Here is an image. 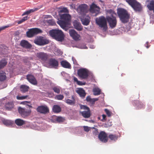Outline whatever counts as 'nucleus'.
<instances>
[{"instance_id":"obj_1","label":"nucleus","mask_w":154,"mask_h":154,"mask_svg":"<svg viewBox=\"0 0 154 154\" xmlns=\"http://www.w3.org/2000/svg\"><path fill=\"white\" fill-rule=\"evenodd\" d=\"M60 17V20H58L57 23L62 28L67 31L69 28L68 25L71 20V16L69 14L64 13Z\"/></svg>"},{"instance_id":"obj_2","label":"nucleus","mask_w":154,"mask_h":154,"mask_svg":"<svg viewBox=\"0 0 154 154\" xmlns=\"http://www.w3.org/2000/svg\"><path fill=\"white\" fill-rule=\"evenodd\" d=\"M107 13L110 15L106 17V19L111 28L115 27L117 25V21L116 16V14L113 10L109 9L107 11Z\"/></svg>"},{"instance_id":"obj_3","label":"nucleus","mask_w":154,"mask_h":154,"mask_svg":"<svg viewBox=\"0 0 154 154\" xmlns=\"http://www.w3.org/2000/svg\"><path fill=\"white\" fill-rule=\"evenodd\" d=\"M117 13L122 23H125L128 22L129 18V15L126 10L122 8H118Z\"/></svg>"},{"instance_id":"obj_4","label":"nucleus","mask_w":154,"mask_h":154,"mask_svg":"<svg viewBox=\"0 0 154 154\" xmlns=\"http://www.w3.org/2000/svg\"><path fill=\"white\" fill-rule=\"evenodd\" d=\"M50 35L58 41L62 42L64 39V35L61 30L53 29L49 31Z\"/></svg>"},{"instance_id":"obj_5","label":"nucleus","mask_w":154,"mask_h":154,"mask_svg":"<svg viewBox=\"0 0 154 154\" xmlns=\"http://www.w3.org/2000/svg\"><path fill=\"white\" fill-rule=\"evenodd\" d=\"M106 20V18L103 16L97 18L95 20L96 24L105 31L107 29Z\"/></svg>"},{"instance_id":"obj_6","label":"nucleus","mask_w":154,"mask_h":154,"mask_svg":"<svg viewBox=\"0 0 154 154\" xmlns=\"http://www.w3.org/2000/svg\"><path fill=\"white\" fill-rule=\"evenodd\" d=\"M42 32L41 29L36 28L28 29L26 32V36L29 38L33 37L34 35Z\"/></svg>"},{"instance_id":"obj_7","label":"nucleus","mask_w":154,"mask_h":154,"mask_svg":"<svg viewBox=\"0 0 154 154\" xmlns=\"http://www.w3.org/2000/svg\"><path fill=\"white\" fill-rule=\"evenodd\" d=\"M77 74L81 79H86L88 76V71L85 68L80 69L78 70Z\"/></svg>"},{"instance_id":"obj_8","label":"nucleus","mask_w":154,"mask_h":154,"mask_svg":"<svg viewBox=\"0 0 154 154\" xmlns=\"http://www.w3.org/2000/svg\"><path fill=\"white\" fill-rule=\"evenodd\" d=\"M80 109L85 110L82 112H80L82 116L85 118H89L91 116V112L90 108L87 106L80 104Z\"/></svg>"},{"instance_id":"obj_9","label":"nucleus","mask_w":154,"mask_h":154,"mask_svg":"<svg viewBox=\"0 0 154 154\" xmlns=\"http://www.w3.org/2000/svg\"><path fill=\"white\" fill-rule=\"evenodd\" d=\"M18 111L21 116L24 118L29 116L31 112V110L30 109H27L25 108H22L21 107H18Z\"/></svg>"},{"instance_id":"obj_10","label":"nucleus","mask_w":154,"mask_h":154,"mask_svg":"<svg viewBox=\"0 0 154 154\" xmlns=\"http://www.w3.org/2000/svg\"><path fill=\"white\" fill-rule=\"evenodd\" d=\"M34 42L38 45H43L48 44L49 43V41L43 37H40L35 39L34 41Z\"/></svg>"},{"instance_id":"obj_11","label":"nucleus","mask_w":154,"mask_h":154,"mask_svg":"<svg viewBox=\"0 0 154 154\" xmlns=\"http://www.w3.org/2000/svg\"><path fill=\"white\" fill-rule=\"evenodd\" d=\"M36 55L39 60L43 62L47 60L48 56L46 53L41 52L37 53Z\"/></svg>"},{"instance_id":"obj_12","label":"nucleus","mask_w":154,"mask_h":154,"mask_svg":"<svg viewBox=\"0 0 154 154\" xmlns=\"http://www.w3.org/2000/svg\"><path fill=\"white\" fill-rule=\"evenodd\" d=\"M100 8L99 7L97 6L95 4L93 3L90 6V11L91 13H95L97 14L99 13Z\"/></svg>"},{"instance_id":"obj_13","label":"nucleus","mask_w":154,"mask_h":154,"mask_svg":"<svg viewBox=\"0 0 154 154\" xmlns=\"http://www.w3.org/2000/svg\"><path fill=\"white\" fill-rule=\"evenodd\" d=\"M36 110L38 112L43 114H45L49 112V109L46 106H39L37 108Z\"/></svg>"},{"instance_id":"obj_14","label":"nucleus","mask_w":154,"mask_h":154,"mask_svg":"<svg viewBox=\"0 0 154 154\" xmlns=\"http://www.w3.org/2000/svg\"><path fill=\"white\" fill-rule=\"evenodd\" d=\"M69 33L70 35L75 40L78 41L80 40V35L74 30H69Z\"/></svg>"},{"instance_id":"obj_15","label":"nucleus","mask_w":154,"mask_h":154,"mask_svg":"<svg viewBox=\"0 0 154 154\" xmlns=\"http://www.w3.org/2000/svg\"><path fill=\"white\" fill-rule=\"evenodd\" d=\"M98 138L100 141L104 143H106L108 141L107 134L103 131L100 132L98 135Z\"/></svg>"},{"instance_id":"obj_16","label":"nucleus","mask_w":154,"mask_h":154,"mask_svg":"<svg viewBox=\"0 0 154 154\" xmlns=\"http://www.w3.org/2000/svg\"><path fill=\"white\" fill-rule=\"evenodd\" d=\"M88 8V5L86 4H83L79 6L78 8V10L80 14H85L87 12Z\"/></svg>"},{"instance_id":"obj_17","label":"nucleus","mask_w":154,"mask_h":154,"mask_svg":"<svg viewBox=\"0 0 154 154\" xmlns=\"http://www.w3.org/2000/svg\"><path fill=\"white\" fill-rule=\"evenodd\" d=\"M48 64L50 66L55 69L57 68L59 65L57 60L53 58H51L49 59Z\"/></svg>"},{"instance_id":"obj_18","label":"nucleus","mask_w":154,"mask_h":154,"mask_svg":"<svg viewBox=\"0 0 154 154\" xmlns=\"http://www.w3.org/2000/svg\"><path fill=\"white\" fill-rule=\"evenodd\" d=\"M65 120L64 117L61 116H53L51 119L52 122H58L60 123L63 122Z\"/></svg>"},{"instance_id":"obj_19","label":"nucleus","mask_w":154,"mask_h":154,"mask_svg":"<svg viewBox=\"0 0 154 154\" xmlns=\"http://www.w3.org/2000/svg\"><path fill=\"white\" fill-rule=\"evenodd\" d=\"M20 45L26 49H29L32 47V45L28 41L25 40H22L20 43Z\"/></svg>"},{"instance_id":"obj_20","label":"nucleus","mask_w":154,"mask_h":154,"mask_svg":"<svg viewBox=\"0 0 154 154\" xmlns=\"http://www.w3.org/2000/svg\"><path fill=\"white\" fill-rule=\"evenodd\" d=\"M76 91L82 98L83 99L85 97L86 93L83 88H78L77 89Z\"/></svg>"},{"instance_id":"obj_21","label":"nucleus","mask_w":154,"mask_h":154,"mask_svg":"<svg viewBox=\"0 0 154 154\" xmlns=\"http://www.w3.org/2000/svg\"><path fill=\"white\" fill-rule=\"evenodd\" d=\"M81 21L83 25L87 26L90 22V17L88 16H85L81 18Z\"/></svg>"},{"instance_id":"obj_22","label":"nucleus","mask_w":154,"mask_h":154,"mask_svg":"<svg viewBox=\"0 0 154 154\" xmlns=\"http://www.w3.org/2000/svg\"><path fill=\"white\" fill-rule=\"evenodd\" d=\"M27 79L28 80L31 84L36 85L37 84V82L35 77L32 75H27Z\"/></svg>"},{"instance_id":"obj_23","label":"nucleus","mask_w":154,"mask_h":154,"mask_svg":"<svg viewBox=\"0 0 154 154\" xmlns=\"http://www.w3.org/2000/svg\"><path fill=\"white\" fill-rule=\"evenodd\" d=\"M73 25L75 28L78 31H81L82 29V27L81 24L77 20L74 21Z\"/></svg>"},{"instance_id":"obj_24","label":"nucleus","mask_w":154,"mask_h":154,"mask_svg":"<svg viewBox=\"0 0 154 154\" xmlns=\"http://www.w3.org/2000/svg\"><path fill=\"white\" fill-rule=\"evenodd\" d=\"M60 64L62 66L65 68L71 69V67L70 63L66 60L61 61Z\"/></svg>"},{"instance_id":"obj_25","label":"nucleus","mask_w":154,"mask_h":154,"mask_svg":"<svg viewBox=\"0 0 154 154\" xmlns=\"http://www.w3.org/2000/svg\"><path fill=\"white\" fill-rule=\"evenodd\" d=\"M132 8L136 11H140L142 9L141 4L137 1Z\"/></svg>"},{"instance_id":"obj_26","label":"nucleus","mask_w":154,"mask_h":154,"mask_svg":"<svg viewBox=\"0 0 154 154\" xmlns=\"http://www.w3.org/2000/svg\"><path fill=\"white\" fill-rule=\"evenodd\" d=\"M15 123L17 125L21 126L25 124V122L22 119H18L15 120Z\"/></svg>"},{"instance_id":"obj_27","label":"nucleus","mask_w":154,"mask_h":154,"mask_svg":"<svg viewBox=\"0 0 154 154\" xmlns=\"http://www.w3.org/2000/svg\"><path fill=\"white\" fill-rule=\"evenodd\" d=\"M52 110L54 112L58 113L61 112V108L59 106L55 105L53 106Z\"/></svg>"},{"instance_id":"obj_28","label":"nucleus","mask_w":154,"mask_h":154,"mask_svg":"<svg viewBox=\"0 0 154 154\" xmlns=\"http://www.w3.org/2000/svg\"><path fill=\"white\" fill-rule=\"evenodd\" d=\"M147 7L150 11H153L154 13V0L150 1Z\"/></svg>"},{"instance_id":"obj_29","label":"nucleus","mask_w":154,"mask_h":154,"mask_svg":"<svg viewBox=\"0 0 154 154\" xmlns=\"http://www.w3.org/2000/svg\"><path fill=\"white\" fill-rule=\"evenodd\" d=\"M14 106V103L12 102H8L5 105V107L7 109L9 110L12 109Z\"/></svg>"},{"instance_id":"obj_30","label":"nucleus","mask_w":154,"mask_h":154,"mask_svg":"<svg viewBox=\"0 0 154 154\" xmlns=\"http://www.w3.org/2000/svg\"><path fill=\"white\" fill-rule=\"evenodd\" d=\"M38 9L37 8H34L32 9H31L27 11H26L23 13L22 14V16H23L26 15H28L30 14V13L34 12L35 11H37Z\"/></svg>"},{"instance_id":"obj_31","label":"nucleus","mask_w":154,"mask_h":154,"mask_svg":"<svg viewBox=\"0 0 154 154\" xmlns=\"http://www.w3.org/2000/svg\"><path fill=\"white\" fill-rule=\"evenodd\" d=\"M118 135L116 134H109L108 137L111 140L114 141H116L118 138Z\"/></svg>"},{"instance_id":"obj_32","label":"nucleus","mask_w":154,"mask_h":154,"mask_svg":"<svg viewBox=\"0 0 154 154\" xmlns=\"http://www.w3.org/2000/svg\"><path fill=\"white\" fill-rule=\"evenodd\" d=\"M134 103L135 104H136L135 105V106H137V109H139L140 108V109L144 107V105L143 104H142L139 101H134Z\"/></svg>"},{"instance_id":"obj_33","label":"nucleus","mask_w":154,"mask_h":154,"mask_svg":"<svg viewBox=\"0 0 154 154\" xmlns=\"http://www.w3.org/2000/svg\"><path fill=\"white\" fill-rule=\"evenodd\" d=\"M2 121L3 123L6 126L11 125L13 123V122L11 121L5 119H2Z\"/></svg>"},{"instance_id":"obj_34","label":"nucleus","mask_w":154,"mask_h":154,"mask_svg":"<svg viewBox=\"0 0 154 154\" xmlns=\"http://www.w3.org/2000/svg\"><path fill=\"white\" fill-rule=\"evenodd\" d=\"M6 79V73L3 71H0V81H3Z\"/></svg>"},{"instance_id":"obj_35","label":"nucleus","mask_w":154,"mask_h":154,"mask_svg":"<svg viewBox=\"0 0 154 154\" xmlns=\"http://www.w3.org/2000/svg\"><path fill=\"white\" fill-rule=\"evenodd\" d=\"M29 89V87L25 85H21L20 87V89L21 91L25 93L28 91Z\"/></svg>"},{"instance_id":"obj_36","label":"nucleus","mask_w":154,"mask_h":154,"mask_svg":"<svg viewBox=\"0 0 154 154\" xmlns=\"http://www.w3.org/2000/svg\"><path fill=\"white\" fill-rule=\"evenodd\" d=\"M7 63V61L5 59H2L0 61V69L3 68Z\"/></svg>"},{"instance_id":"obj_37","label":"nucleus","mask_w":154,"mask_h":154,"mask_svg":"<svg viewBox=\"0 0 154 154\" xmlns=\"http://www.w3.org/2000/svg\"><path fill=\"white\" fill-rule=\"evenodd\" d=\"M72 98L73 100H71L69 99H67L66 101V102L68 104L70 105H72L75 104V100L74 99V97L72 96Z\"/></svg>"},{"instance_id":"obj_38","label":"nucleus","mask_w":154,"mask_h":154,"mask_svg":"<svg viewBox=\"0 0 154 154\" xmlns=\"http://www.w3.org/2000/svg\"><path fill=\"white\" fill-rule=\"evenodd\" d=\"M101 90L98 88H95L93 89V92L94 95H100L101 93Z\"/></svg>"},{"instance_id":"obj_39","label":"nucleus","mask_w":154,"mask_h":154,"mask_svg":"<svg viewBox=\"0 0 154 154\" xmlns=\"http://www.w3.org/2000/svg\"><path fill=\"white\" fill-rule=\"evenodd\" d=\"M68 12V10L66 8H63L60 9V10L58 11L59 14L60 16V15H63V13Z\"/></svg>"},{"instance_id":"obj_40","label":"nucleus","mask_w":154,"mask_h":154,"mask_svg":"<svg viewBox=\"0 0 154 154\" xmlns=\"http://www.w3.org/2000/svg\"><path fill=\"white\" fill-rule=\"evenodd\" d=\"M61 89V88L59 86H55L52 88V89L57 94L60 93Z\"/></svg>"},{"instance_id":"obj_41","label":"nucleus","mask_w":154,"mask_h":154,"mask_svg":"<svg viewBox=\"0 0 154 154\" xmlns=\"http://www.w3.org/2000/svg\"><path fill=\"white\" fill-rule=\"evenodd\" d=\"M126 1L132 7L134 6V4L137 2L136 0H126Z\"/></svg>"},{"instance_id":"obj_42","label":"nucleus","mask_w":154,"mask_h":154,"mask_svg":"<svg viewBox=\"0 0 154 154\" xmlns=\"http://www.w3.org/2000/svg\"><path fill=\"white\" fill-rule=\"evenodd\" d=\"M64 96L63 95L58 94L56 95L55 97V99L56 100H61L64 98Z\"/></svg>"},{"instance_id":"obj_43","label":"nucleus","mask_w":154,"mask_h":154,"mask_svg":"<svg viewBox=\"0 0 154 154\" xmlns=\"http://www.w3.org/2000/svg\"><path fill=\"white\" fill-rule=\"evenodd\" d=\"M28 19V17L27 16L24 17H23V18L21 19L20 20L18 21H17V23L18 24H20L22 23L23 22H24L25 21L27 20Z\"/></svg>"},{"instance_id":"obj_44","label":"nucleus","mask_w":154,"mask_h":154,"mask_svg":"<svg viewBox=\"0 0 154 154\" xmlns=\"http://www.w3.org/2000/svg\"><path fill=\"white\" fill-rule=\"evenodd\" d=\"M28 97V95H26L23 96H17V99L19 100H22L25 99H26L27 97Z\"/></svg>"},{"instance_id":"obj_45","label":"nucleus","mask_w":154,"mask_h":154,"mask_svg":"<svg viewBox=\"0 0 154 154\" xmlns=\"http://www.w3.org/2000/svg\"><path fill=\"white\" fill-rule=\"evenodd\" d=\"M105 111L108 117H110L111 116V113L108 109H105Z\"/></svg>"},{"instance_id":"obj_46","label":"nucleus","mask_w":154,"mask_h":154,"mask_svg":"<svg viewBox=\"0 0 154 154\" xmlns=\"http://www.w3.org/2000/svg\"><path fill=\"white\" fill-rule=\"evenodd\" d=\"M93 128L95 129V130L93 131V135L95 136L97 135L98 134L97 129L94 128Z\"/></svg>"},{"instance_id":"obj_47","label":"nucleus","mask_w":154,"mask_h":154,"mask_svg":"<svg viewBox=\"0 0 154 154\" xmlns=\"http://www.w3.org/2000/svg\"><path fill=\"white\" fill-rule=\"evenodd\" d=\"M77 85H85L86 84L85 82H83L81 81H78L77 83Z\"/></svg>"},{"instance_id":"obj_48","label":"nucleus","mask_w":154,"mask_h":154,"mask_svg":"<svg viewBox=\"0 0 154 154\" xmlns=\"http://www.w3.org/2000/svg\"><path fill=\"white\" fill-rule=\"evenodd\" d=\"M98 98H93L91 99V100L90 101V102L92 103V104H94L95 102L98 100Z\"/></svg>"},{"instance_id":"obj_49","label":"nucleus","mask_w":154,"mask_h":154,"mask_svg":"<svg viewBox=\"0 0 154 154\" xmlns=\"http://www.w3.org/2000/svg\"><path fill=\"white\" fill-rule=\"evenodd\" d=\"M83 127L84 130L85 131L88 132L90 130L88 126H84Z\"/></svg>"},{"instance_id":"obj_50","label":"nucleus","mask_w":154,"mask_h":154,"mask_svg":"<svg viewBox=\"0 0 154 154\" xmlns=\"http://www.w3.org/2000/svg\"><path fill=\"white\" fill-rule=\"evenodd\" d=\"M91 99L90 97V96H88V97H87L86 98V100L87 101V102H90V101H91Z\"/></svg>"},{"instance_id":"obj_51","label":"nucleus","mask_w":154,"mask_h":154,"mask_svg":"<svg viewBox=\"0 0 154 154\" xmlns=\"http://www.w3.org/2000/svg\"><path fill=\"white\" fill-rule=\"evenodd\" d=\"M30 103V102L27 101H23V102H21V103L22 104H24V105H26L27 103Z\"/></svg>"},{"instance_id":"obj_52","label":"nucleus","mask_w":154,"mask_h":154,"mask_svg":"<svg viewBox=\"0 0 154 154\" xmlns=\"http://www.w3.org/2000/svg\"><path fill=\"white\" fill-rule=\"evenodd\" d=\"M73 80L75 82H76L77 83L78 82V81H79L78 80V79L75 77H74L73 78Z\"/></svg>"},{"instance_id":"obj_53","label":"nucleus","mask_w":154,"mask_h":154,"mask_svg":"<svg viewBox=\"0 0 154 154\" xmlns=\"http://www.w3.org/2000/svg\"><path fill=\"white\" fill-rule=\"evenodd\" d=\"M102 117H103V120H106V115H104V114H103L102 115Z\"/></svg>"},{"instance_id":"obj_54","label":"nucleus","mask_w":154,"mask_h":154,"mask_svg":"<svg viewBox=\"0 0 154 154\" xmlns=\"http://www.w3.org/2000/svg\"><path fill=\"white\" fill-rule=\"evenodd\" d=\"M26 105L27 106H29L30 108H32V106H31V105H29L26 104Z\"/></svg>"},{"instance_id":"obj_55","label":"nucleus","mask_w":154,"mask_h":154,"mask_svg":"<svg viewBox=\"0 0 154 154\" xmlns=\"http://www.w3.org/2000/svg\"><path fill=\"white\" fill-rule=\"evenodd\" d=\"M23 60H24V63H26V64L27 63V60H26V59H24Z\"/></svg>"},{"instance_id":"obj_56","label":"nucleus","mask_w":154,"mask_h":154,"mask_svg":"<svg viewBox=\"0 0 154 154\" xmlns=\"http://www.w3.org/2000/svg\"><path fill=\"white\" fill-rule=\"evenodd\" d=\"M52 21V20H49L48 21V23H50Z\"/></svg>"},{"instance_id":"obj_57","label":"nucleus","mask_w":154,"mask_h":154,"mask_svg":"<svg viewBox=\"0 0 154 154\" xmlns=\"http://www.w3.org/2000/svg\"><path fill=\"white\" fill-rule=\"evenodd\" d=\"M124 75V74H123V73H122V74H121V75H122V76H123Z\"/></svg>"},{"instance_id":"obj_58","label":"nucleus","mask_w":154,"mask_h":154,"mask_svg":"<svg viewBox=\"0 0 154 154\" xmlns=\"http://www.w3.org/2000/svg\"><path fill=\"white\" fill-rule=\"evenodd\" d=\"M149 47H147V48H148Z\"/></svg>"},{"instance_id":"obj_59","label":"nucleus","mask_w":154,"mask_h":154,"mask_svg":"<svg viewBox=\"0 0 154 154\" xmlns=\"http://www.w3.org/2000/svg\"><path fill=\"white\" fill-rule=\"evenodd\" d=\"M100 1H101V2H102V1L101 0H100Z\"/></svg>"},{"instance_id":"obj_60","label":"nucleus","mask_w":154,"mask_h":154,"mask_svg":"<svg viewBox=\"0 0 154 154\" xmlns=\"http://www.w3.org/2000/svg\"><path fill=\"white\" fill-rule=\"evenodd\" d=\"M86 48H87V47H86Z\"/></svg>"},{"instance_id":"obj_61","label":"nucleus","mask_w":154,"mask_h":154,"mask_svg":"<svg viewBox=\"0 0 154 154\" xmlns=\"http://www.w3.org/2000/svg\"><path fill=\"white\" fill-rule=\"evenodd\" d=\"M0 154H1L0 153Z\"/></svg>"}]
</instances>
